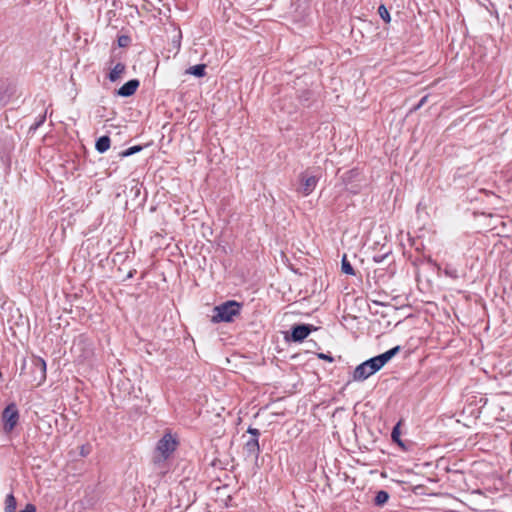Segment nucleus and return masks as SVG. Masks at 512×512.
<instances>
[{
  "mask_svg": "<svg viewBox=\"0 0 512 512\" xmlns=\"http://www.w3.org/2000/svg\"><path fill=\"white\" fill-rule=\"evenodd\" d=\"M400 350L399 346H396L380 355L372 357L358 366L353 371L352 380L355 382H362L374 375L380 369H382Z\"/></svg>",
  "mask_w": 512,
  "mask_h": 512,
  "instance_id": "obj_1",
  "label": "nucleus"
},
{
  "mask_svg": "<svg viewBox=\"0 0 512 512\" xmlns=\"http://www.w3.org/2000/svg\"><path fill=\"white\" fill-rule=\"evenodd\" d=\"M178 445V441L174 435L171 433H166L163 437L157 442L154 455H153V463L154 465H161L170 456L174 453Z\"/></svg>",
  "mask_w": 512,
  "mask_h": 512,
  "instance_id": "obj_2",
  "label": "nucleus"
},
{
  "mask_svg": "<svg viewBox=\"0 0 512 512\" xmlns=\"http://www.w3.org/2000/svg\"><path fill=\"white\" fill-rule=\"evenodd\" d=\"M241 304L237 301L230 300L215 306L213 309L212 322H231L234 317L238 316L241 311Z\"/></svg>",
  "mask_w": 512,
  "mask_h": 512,
  "instance_id": "obj_3",
  "label": "nucleus"
},
{
  "mask_svg": "<svg viewBox=\"0 0 512 512\" xmlns=\"http://www.w3.org/2000/svg\"><path fill=\"white\" fill-rule=\"evenodd\" d=\"M318 183V178L308 172H304L299 177V186L297 192L303 196H308L313 192Z\"/></svg>",
  "mask_w": 512,
  "mask_h": 512,
  "instance_id": "obj_4",
  "label": "nucleus"
},
{
  "mask_svg": "<svg viewBox=\"0 0 512 512\" xmlns=\"http://www.w3.org/2000/svg\"><path fill=\"white\" fill-rule=\"evenodd\" d=\"M2 420L5 432H11L19 420V412L14 403L9 404L3 411Z\"/></svg>",
  "mask_w": 512,
  "mask_h": 512,
  "instance_id": "obj_5",
  "label": "nucleus"
},
{
  "mask_svg": "<svg viewBox=\"0 0 512 512\" xmlns=\"http://www.w3.org/2000/svg\"><path fill=\"white\" fill-rule=\"evenodd\" d=\"M313 326L311 325H297L292 328L291 338L295 342H301L303 341L312 330H314Z\"/></svg>",
  "mask_w": 512,
  "mask_h": 512,
  "instance_id": "obj_6",
  "label": "nucleus"
},
{
  "mask_svg": "<svg viewBox=\"0 0 512 512\" xmlns=\"http://www.w3.org/2000/svg\"><path fill=\"white\" fill-rule=\"evenodd\" d=\"M139 84L140 83L137 79L129 80L118 89L117 94L121 97H129L136 92Z\"/></svg>",
  "mask_w": 512,
  "mask_h": 512,
  "instance_id": "obj_7",
  "label": "nucleus"
},
{
  "mask_svg": "<svg viewBox=\"0 0 512 512\" xmlns=\"http://www.w3.org/2000/svg\"><path fill=\"white\" fill-rule=\"evenodd\" d=\"M125 65L123 63H117L110 71L108 78L111 82H116L121 79L122 75L125 72Z\"/></svg>",
  "mask_w": 512,
  "mask_h": 512,
  "instance_id": "obj_8",
  "label": "nucleus"
},
{
  "mask_svg": "<svg viewBox=\"0 0 512 512\" xmlns=\"http://www.w3.org/2000/svg\"><path fill=\"white\" fill-rule=\"evenodd\" d=\"M33 365L34 368L40 372L39 383H41L46 378V362L42 358L38 357L33 360Z\"/></svg>",
  "mask_w": 512,
  "mask_h": 512,
  "instance_id": "obj_9",
  "label": "nucleus"
},
{
  "mask_svg": "<svg viewBox=\"0 0 512 512\" xmlns=\"http://www.w3.org/2000/svg\"><path fill=\"white\" fill-rule=\"evenodd\" d=\"M246 451L252 455L257 457L259 454V442L257 438H251L247 443L245 444Z\"/></svg>",
  "mask_w": 512,
  "mask_h": 512,
  "instance_id": "obj_10",
  "label": "nucleus"
},
{
  "mask_svg": "<svg viewBox=\"0 0 512 512\" xmlns=\"http://www.w3.org/2000/svg\"><path fill=\"white\" fill-rule=\"evenodd\" d=\"M96 150L99 153H104L110 148V138L108 136L100 137L96 142Z\"/></svg>",
  "mask_w": 512,
  "mask_h": 512,
  "instance_id": "obj_11",
  "label": "nucleus"
},
{
  "mask_svg": "<svg viewBox=\"0 0 512 512\" xmlns=\"http://www.w3.org/2000/svg\"><path fill=\"white\" fill-rule=\"evenodd\" d=\"M205 68L206 66L204 64H198L188 68L186 70V73L194 75L196 77H203L205 75Z\"/></svg>",
  "mask_w": 512,
  "mask_h": 512,
  "instance_id": "obj_12",
  "label": "nucleus"
},
{
  "mask_svg": "<svg viewBox=\"0 0 512 512\" xmlns=\"http://www.w3.org/2000/svg\"><path fill=\"white\" fill-rule=\"evenodd\" d=\"M341 269H342V272L347 275L355 274L353 267L351 266V264L349 263V261L347 260L345 255L342 258Z\"/></svg>",
  "mask_w": 512,
  "mask_h": 512,
  "instance_id": "obj_13",
  "label": "nucleus"
},
{
  "mask_svg": "<svg viewBox=\"0 0 512 512\" xmlns=\"http://www.w3.org/2000/svg\"><path fill=\"white\" fill-rule=\"evenodd\" d=\"M15 511H16V499L12 494H9L6 497L5 512H15Z\"/></svg>",
  "mask_w": 512,
  "mask_h": 512,
  "instance_id": "obj_14",
  "label": "nucleus"
},
{
  "mask_svg": "<svg viewBox=\"0 0 512 512\" xmlns=\"http://www.w3.org/2000/svg\"><path fill=\"white\" fill-rule=\"evenodd\" d=\"M388 499H389V494L386 491L381 490V491L377 492V494H376L375 504L381 506V505L385 504L388 501Z\"/></svg>",
  "mask_w": 512,
  "mask_h": 512,
  "instance_id": "obj_15",
  "label": "nucleus"
},
{
  "mask_svg": "<svg viewBox=\"0 0 512 512\" xmlns=\"http://www.w3.org/2000/svg\"><path fill=\"white\" fill-rule=\"evenodd\" d=\"M141 150H142V146H139V145L133 146V147H130V148L122 151L120 153V156L121 157H128V156H131V155H133V154H135L137 152H140Z\"/></svg>",
  "mask_w": 512,
  "mask_h": 512,
  "instance_id": "obj_16",
  "label": "nucleus"
},
{
  "mask_svg": "<svg viewBox=\"0 0 512 512\" xmlns=\"http://www.w3.org/2000/svg\"><path fill=\"white\" fill-rule=\"evenodd\" d=\"M379 16L386 22L389 23L391 18L387 8L384 5H380L378 8Z\"/></svg>",
  "mask_w": 512,
  "mask_h": 512,
  "instance_id": "obj_17",
  "label": "nucleus"
},
{
  "mask_svg": "<svg viewBox=\"0 0 512 512\" xmlns=\"http://www.w3.org/2000/svg\"><path fill=\"white\" fill-rule=\"evenodd\" d=\"M391 436L394 441L399 442V436H400L399 425H397L393 428Z\"/></svg>",
  "mask_w": 512,
  "mask_h": 512,
  "instance_id": "obj_18",
  "label": "nucleus"
},
{
  "mask_svg": "<svg viewBox=\"0 0 512 512\" xmlns=\"http://www.w3.org/2000/svg\"><path fill=\"white\" fill-rule=\"evenodd\" d=\"M21 512H36V507L33 504H27Z\"/></svg>",
  "mask_w": 512,
  "mask_h": 512,
  "instance_id": "obj_19",
  "label": "nucleus"
},
{
  "mask_svg": "<svg viewBox=\"0 0 512 512\" xmlns=\"http://www.w3.org/2000/svg\"><path fill=\"white\" fill-rule=\"evenodd\" d=\"M248 433H250L253 436L252 438H257L258 439V436H259L258 429H256V428H249L248 429Z\"/></svg>",
  "mask_w": 512,
  "mask_h": 512,
  "instance_id": "obj_20",
  "label": "nucleus"
},
{
  "mask_svg": "<svg viewBox=\"0 0 512 512\" xmlns=\"http://www.w3.org/2000/svg\"><path fill=\"white\" fill-rule=\"evenodd\" d=\"M445 274L452 277V278H457V273L455 270H448L446 269L445 270Z\"/></svg>",
  "mask_w": 512,
  "mask_h": 512,
  "instance_id": "obj_21",
  "label": "nucleus"
},
{
  "mask_svg": "<svg viewBox=\"0 0 512 512\" xmlns=\"http://www.w3.org/2000/svg\"><path fill=\"white\" fill-rule=\"evenodd\" d=\"M318 357H319V358H321V359L327 360V361H329V362H332V361H333V358H332L331 356L326 355V354H323V353H320V354L318 355Z\"/></svg>",
  "mask_w": 512,
  "mask_h": 512,
  "instance_id": "obj_22",
  "label": "nucleus"
},
{
  "mask_svg": "<svg viewBox=\"0 0 512 512\" xmlns=\"http://www.w3.org/2000/svg\"><path fill=\"white\" fill-rule=\"evenodd\" d=\"M122 43H124V40L119 39V45H122Z\"/></svg>",
  "mask_w": 512,
  "mask_h": 512,
  "instance_id": "obj_23",
  "label": "nucleus"
},
{
  "mask_svg": "<svg viewBox=\"0 0 512 512\" xmlns=\"http://www.w3.org/2000/svg\"><path fill=\"white\" fill-rule=\"evenodd\" d=\"M122 43H124V40L119 39V45H122Z\"/></svg>",
  "mask_w": 512,
  "mask_h": 512,
  "instance_id": "obj_24",
  "label": "nucleus"
},
{
  "mask_svg": "<svg viewBox=\"0 0 512 512\" xmlns=\"http://www.w3.org/2000/svg\"><path fill=\"white\" fill-rule=\"evenodd\" d=\"M122 43H124V40L119 39V45H122Z\"/></svg>",
  "mask_w": 512,
  "mask_h": 512,
  "instance_id": "obj_25",
  "label": "nucleus"
}]
</instances>
